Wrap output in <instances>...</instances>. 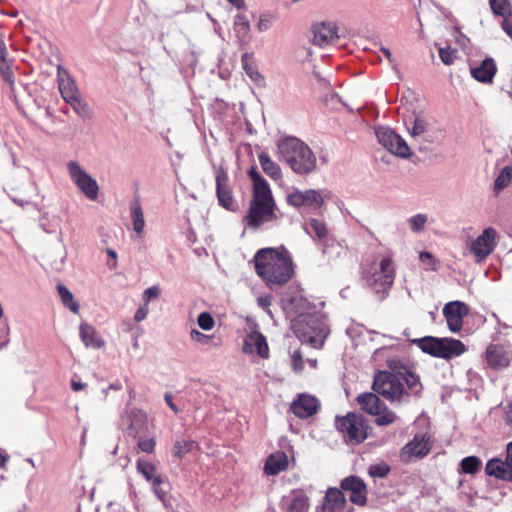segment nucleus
Returning a JSON list of instances; mask_svg holds the SVG:
<instances>
[{
    "mask_svg": "<svg viewBox=\"0 0 512 512\" xmlns=\"http://www.w3.org/2000/svg\"><path fill=\"white\" fill-rule=\"evenodd\" d=\"M253 261L257 275L270 288L286 284L294 275L292 257L283 245L258 250Z\"/></svg>",
    "mask_w": 512,
    "mask_h": 512,
    "instance_id": "nucleus-1",
    "label": "nucleus"
},
{
    "mask_svg": "<svg viewBox=\"0 0 512 512\" xmlns=\"http://www.w3.org/2000/svg\"><path fill=\"white\" fill-rule=\"evenodd\" d=\"M248 176L253 182V195L248 214L244 218L247 227L256 229L265 223L277 220V206L268 182L251 168Z\"/></svg>",
    "mask_w": 512,
    "mask_h": 512,
    "instance_id": "nucleus-2",
    "label": "nucleus"
},
{
    "mask_svg": "<svg viewBox=\"0 0 512 512\" xmlns=\"http://www.w3.org/2000/svg\"><path fill=\"white\" fill-rule=\"evenodd\" d=\"M360 281L381 299L388 295L396 277V266L391 255L367 259L361 264Z\"/></svg>",
    "mask_w": 512,
    "mask_h": 512,
    "instance_id": "nucleus-3",
    "label": "nucleus"
},
{
    "mask_svg": "<svg viewBox=\"0 0 512 512\" xmlns=\"http://www.w3.org/2000/svg\"><path fill=\"white\" fill-rule=\"evenodd\" d=\"M276 149L278 160L296 174L307 175L316 169V156L302 140L293 136L285 137L277 141Z\"/></svg>",
    "mask_w": 512,
    "mask_h": 512,
    "instance_id": "nucleus-4",
    "label": "nucleus"
},
{
    "mask_svg": "<svg viewBox=\"0 0 512 512\" xmlns=\"http://www.w3.org/2000/svg\"><path fill=\"white\" fill-rule=\"evenodd\" d=\"M295 335L302 343L313 348H322L329 329L324 317L316 314H301L292 321L291 325Z\"/></svg>",
    "mask_w": 512,
    "mask_h": 512,
    "instance_id": "nucleus-5",
    "label": "nucleus"
},
{
    "mask_svg": "<svg viewBox=\"0 0 512 512\" xmlns=\"http://www.w3.org/2000/svg\"><path fill=\"white\" fill-rule=\"evenodd\" d=\"M373 389L391 402H405L408 392L399 379V375L393 371H380L374 377Z\"/></svg>",
    "mask_w": 512,
    "mask_h": 512,
    "instance_id": "nucleus-6",
    "label": "nucleus"
},
{
    "mask_svg": "<svg viewBox=\"0 0 512 512\" xmlns=\"http://www.w3.org/2000/svg\"><path fill=\"white\" fill-rule=\"evenodd\" d=\"M67 170L71 181L89 200H96L99 194L97 181L89 175L77 161H69Z\"/></svg>",
    "mask_w": 512,
    "mask_h": 512,
    "instance_id": "nucleus-7",
    "label": "nucleus"
},
{
    "mask_svg": "<svg viewBox=\"0 0 512 512\" xmlns=\"http://www.w3.org/2000/svg\"><path fill=\"white\" fill-rule=\"evenodd\" d=\"M378 142L393 155L409 158L411 151L406 141L389 127H379L375 131Z\"/></svg>",
    "mask_w": 512,
    "mask_h": 512,
    "instance_id": "nucleus-8",
    "label": "nucleus"
},
{
    "mask_svg": "<svg viewBox=\"0 0 512 512\" xmlns=\"http://www.w3.org/2000/svg\"><path fill=\"white\" fill-rule=\"evenodd\" d=\"M497 231L488 227L470 244L472 252L477 262L483 261L489 256L496 247Z\"/></svg>",
    "mask_w": 512,
    "mask_h": 512,
    "instance_id": "nucleus-9",
    "label": "nucleus"
},
{
    "mask_svg": "<svg viewBox=\"0 0 512 512\" xmlns=\"http://www.w3.org/2000/svg\"><path fill=\"white\" fill-rule=\"evenodd\" d=\"M431 449L430 436L427 434H416L413 439L408 442L400 453L401 460L408 463L414 459L425 457Z\"/></svg>",
    "mask_w": 512,
    "mask_h": 512,
    "instance_id": "nucleus-10",
    "label": "nucleus"
},
{
    "mask_svg": "<svg viewBox=\"0 0 512 512\" xmlns=\"http://www.w3.org/2000/svg\"><path fill=\"white\" fill-rule=\"evenodd\" d=\"M469 314L468 306L461 301H451L443 307V316L448 329L452 333H458L463 328V319Z\"/></svg>",
    "mask_w": 512,
    "mask_h": 512,
    "instance_id": "nucleus-11",
    "label": "nucleus"
},
{
    "mask_svg": "<svg viewBox=\"0 0 512 512\" xmlns=\"http://www.w3.org/2000/svg\"><path fill=\"white\" fill-rule=\"evenodd\" d=\"M216 194L219 204L227 210H235L236 203L230 186L228 173L222 167H218L215 173Z\"/></svg>",
    "mask_w": 512,
    "mask_h": 512,
    "instance_id": "nucleus-12",
    "label": "nucleus"
},
{
    "mask_svg": "<svg viewBox=\"0 0 512 512\" xmlns=\"http://www.w3.org/2000/svg\"><path fill=\"white\" fill-rule=\"evenodd\" d=\"M387 367L389 370L397 373L399 379H403L408 389L415 395H419L422 391V384L420 382L419 375L413 373L409 367H407L398 358H391L387 360Z\"/></svg>",
    "mask_w": 512,
    "mask_h": 512,
    "instance_id": "nucleus-13",
    "label": "nucleus"
},
{
    "mask_svg": "<svg viewBox=\"0 0 512 512\" xmlns=\"http://www.w3.org/2000/svg\"><path fill=\"white\" fill-rule=\"evenodd\" d=\"M286 200L289 205L296 208L309 207L312 209H318L323 204L321 194L314 189H308L305 191L294 190L287 195Z\"/></svg>",
    "mask_w": 512,
    "mask_h": 512,
    "instance_id": "nucleus-14",
    "label": "nucleus"
},
{
    "mask_svg": "<svg viewBox=\"0 0 512 512\" xmlns=\"http://www.w3.org/2000/svg\"><path fill=\"white\" fill-rule=\"evenodd\" d=\"M507 456L505 461L492 459L488 461L485 472L498 479L512 481V442L507 445Z\"/></svg>",
    "mask_w": 512,
    "mask_h": 512,
    "instance_id": "nucleus-15",
    "label": "nucleus"
},
{
    "mask_svg": "<svg viewBox=\"0 0 512 512\" xmlns=\"http://www.w3.org/2000/svg\"><path fill=\"white\" fill-rule=\"evenodd\" d=\"M319 408V400L315 396L309 394H299L290 405V411L301 419L314 415L317 413Z\"/></svg>",
    "mask_w": 512,
    "mask_h": 512,
    "instance_id": "nucleus-16",
    "label": "nucleus"
},
{
    "mask_svg": "<svg viewBox=\"0 0 512 512\" xmlns=\"http://www.w3.org/2000/svg\"><path fill=\"white\" fill-rule=\"evenodd\" d=\"M122 421L128 426V434L135 438L145 435L148 431L147 415L140 409H131L122 417Z\"/></svg>",
    "mask_w": 512,
    "mask_h": 512,
    "instance_id": "nucleus-17",
    "label": "nucleus"
},
{
    "mask_svg": "<svg viewBox=\"0 0 512 512\" xmlns=\"http://www.w3.org/2000/svg\"><path fill=\"white\" fill-rule=\"evenodd\" d=\"M312 42L319 47H326L338 38L337 27L332 22L316 23L312 27Z\"/></svg>",
    "mask_w": 512,
    "mask_h": 512,
    "instance_id": "nucleus-18",
    "label": "nucleus"
},
{
    "mask_svg": "<svg viewBox=\"0 0 512 512\" xmlns=\"http://www.w3.org/2000/svg\"><path fill=\"white\" fill-rule=\"evenodd\" d=\"M467 351L465 344L451 337H442L439 342L437 358L450 360L459 357Z\"/></svg>",
    "mask_w": 512,
    "mask_h": 512,
    "instance_id": "nucleus-19",
    "label": "nucleus"
},
{
    "mask_svg": "<svg viewBox=\"0 0 512 512\" xmlns=\"http://www.w3.org/2000/svg\"><path fill=\"white\" fill-rule=\"evenodd\" d=\"M484 357L487 364L493 369H503L510 364V356L507 350L498 344H491L487 347Z\"/></svg>",
    "mask_w": 512,
    "mask_h": 512,
    "instance_id": "nucleus-20",
    "label": "nucleus"
},
{
    "mask_svg": "<svg viewBox=\"0 0 512 512\" xmlns=\"http://www.w3.org/2000/svg\"><path fill=\"white\" fill-rule=\"evenodd\" d=\"M346 499L342 491L338 488H329L324 496L322 505L316 512H342Z\"/></svg>",
    "mask_w": 512,
    "mask_h": 512,
    "instance_id": "nucleus-21",
    "label": "nucleus"
},
{
    "mask_svg": "<svg viewBox=\"0 0 512 512\" xmlns=\"http://www.w3.org/2000/svg\"><path fill=\"white\" fill-rule=\"evenodd\" d=\"M243 351L247 354H258L261 358H268L269 348L266 338L258 332L250 333L244 340Z\"/></svg>",
    "mask_w": 512,
    "mask_h": 512,
    "instance_id": "nucleus-22",
    "label": "nucleus"
},
{
    "mask_svg": "<svg viewBox=\"0 0 512 512\" xmlns=\"http://www.w3.org/2000/svg\"><path fill=\"white\" fill-rule=\"evenodd\" d=\"M57 81L59 91L65 102L72 100L75 96L80 94L74 79L68 71L61 66L57 69Z\"/></svg>",
    "mask_w": 512,
    "mask_h": 512,
    "instance_id": "nucleus-23",
    "label": "nucleus"
},
{
    "mask_svg": "<svg viewBox=\"0 0 512 512\" xmlns=\"http://www.w3.org/2000/svg\"><path fill=\"white\" fill-rule=\"evenodd\" d=\"M497 72V66L492 58L484 59L477 67L470 69L471 76L481 83H492Z\"/></svg>",
    "mask_w": 512,
    "mask_h": 512,
    "instance_id": "nucleus-24",
    "label": "nucleus"
},
{
    "mask_svg": "<svg viewBox=\"0 0 512 512\" xmlns=\"http://www.w3.org/2000/svg\"><path fill=\"white\" fill-rule=\"evenodd\" d=\"M286 512H307L309 498L302 491H292L288 497L283 498Z\"/></svg>",
    "mask_w": 512,
    "mask_h": 512,
    "instance_id": "nucleus-25",
    "label": "nucleus"
},
{
    "mask_svg": "<svg viewBox=\"0 0 512 512\" xmlns=\"http://www.w3.org/2000/svg\"><path fill=\"white\" fill-rule=\"evenodd\" d=\"M79 331L81 341L86 347L100 349L104 345L103 339L93 326L82 323L79 327Z\"/></svg>",
    "mask_w": 512,
    "mask_h": 512,
    "instance_id": "nucleus-26",
    "label": "nucleus"
},
{
    "mask_svg": "<svg viewBox=\"0 0 512 512\" xmlns=\"http://www.w3.org/2000/svg\"><path fill=\"white\" fill-rule=\"evenodd\" d=\"M130 218L133 224V230L138 236H142L145 228L144 212L140 200L134 198L129 205Z\"/></svg>",
    "mask_w": 512,
    "mask_h": 512,
    "instance_id": "nucleus-27",
    "label": "nucleus"
},
{
    "mask_svg": "<svg viewBox=\"0 0 512 512\" xmlns=\"http://www.w3.org/2000/svg\"><path fill=\"white\" fill-rule=\"evenodd\" d=\"M288 467V457L283 452H276L271 454L266 463L264 470L268 475H277L281 471L286 470Z\"/></svg>",
    "mask_w": 512,
    "mask_h": 512,
    "instance_id": "nucleus-28",
    "label": "nucleus"
},
{
    "mask_svg": "<svg viewBox=\"0 0 512 512\" xmlns=\"http://www.w3.org/2000/svg\"><path fill=\"white\" fill-rule=\"evenodd\" d=\"M259 163L262 167L264 173L274 180H279L282 177V171L280 166L271 159V157L265 153L261 152L258 155Z\"/></svg>",
    "mask_w": 512,
    "mask_h": 512,
    "instance_id": "nucleus-29",
    "label": "nucleus"
},
{
    "mask_svg": "<svg viewBox=\"0 0 512 512\" xmlns=\"http://www.w3.org/2000/svg\"><path fill=\"white\" fill-rule=\"evenodd\" d=\"M0 74L7 82L13 81V72L8 59V51L3 38L0 36Z\"/></svg>",
    "mask_w": 512,
    "mask_h": 512,
    "instance_id": "nucleus-30",
    "label": "nucleus"
},
{
    "mask_svg": "<svg viewBox=\"0 0 512 512\" xmlns=\"http://www.w3.org/2000/svg\"><path fill=\"white\" fill-rule=\"evenodd\" d=\"M242 67L245 70L246 74L249 78L256 84L262 85L264 84V77L258 71L257 67L252 62V57L248 53H244L241 57Z\"/></svg>",
    "mask_w": 512,
    "mask_h": 512,
    "instance_id": "nucleus-31",
    "label": "nucleus"
},
{
    "mask_svg": "<svg viewBox=\"0 0 512 512\" xmlns=\"http://www.w3.org/2000/svg\"><path fill=\"white\" fill-rule=\"evenodd\" d=\"M137 471L140 473L147 481L152 482L153 485H160L162 483V478L159 475H156V468L153 464L144 461H137Z\"/></svg>",
    "mask_w": 512,
    "mask_h": 512,
    "instance_id": "nucleus-32",
    "label": "nucleus"
},
{
    "mask_svg": "<svg viewBox=\"0 0 512 512\" xmlns=\"http://www.w3.org/2000/svg\"><path fill=\"white\" fill-rule=\"evenodd\" d=\"M361 408L369 414L377 413V409L382 405L379 397L374 393H365L357 397Z\"/></svg>",
    "mask_w": 512,
    "mask_h": 512,
    "instance_id": "nucleus-33",
    "label": "nucleus"
},
{
    "mask_svg": "<svg viewBox=\"0 0 512 512\" xmlns=\"http://www.w3.org/2000/svg\"><path fill=\"white\" fill-rule=\"evenodd\" d=\"M439 342L440 338L433 336H426L424 338L413 340V343H415L424 353L433 357H437Z\"/></svg>",
    "mask_w": 512,
    "mask_h": 512,
    "instance_id": "nucleus-34",
    "label": "nucleus"
},
{
    "mask_svg": "<svg viewBox=\"0 0 512 512\" xmlns=\"http://www.w3.org/2000/svg\"><path fill=\"white\" fill-rule=\"evenodd\" d=\"M336 429L343 434L346 443L352 441V412H348L345 416L336 417Z\"/></svg>",
    "mask_w": 512,
    "mask_h": 512,
    "instance_id": "nucleus-35",
    "label": "nucleus"
},
{
    "mask_svg": "<svg viewBox=\"0 0 512 512\" xmlns=\"http://www.w3.org/2000/svg\"><path fill=\"white\" fill-rule=\"evenodd\" d=\"M197 446V443L191 439H176L172 449L173 456L181 459L193 449L197 448Z\"/></svg>",
    "mask_w": 512,
    "mask_h": 512,
    "instance_id": "nucleus-36",
    "label": "nucleus"
},
{
    "mask_svg": "<svg viewBox=\"0 0 512 512\" xmlns=\"http://www.w3.org/2000/svg\"><path fill=\"white\" fill-rule=\"evenodd\" d=\"M371 432L370 426L361 417L354 414V442L361 443L366 440Z\"/></svg>",
    "mask_w": 512,
    "mask_h": 512,
    "instance_id": "nucleus-37",
    "label": "nucleus"
},
{
    "mask_svg": "<svg viewBox=\"0 0 512 512\" xmlns=\"http://www.w3.org/2000/svg\"><path fill=\"white\" fill-rule=\"evenodd\" d=\"M57 290L59 292L61 301L64 304V306L67 307L74 314H77L79 312L80 306L78 302L74 299V296L70 292V290L62 284H59L57 286Z\"/></svg>",
    "mask_w": 512,
    "mask_h": 512,
    "instance_id": "nucleus-38",
    "label": "nucleus"
},
{
    "mask_svg": "<svg viewBox=\"0 0 512 512\" xmlns=\"http://www.w3.org/2000/svg\"><path fill=\"white\" fill-rule=\"evenodd\" d=\"M512 180V166H505L497 176L493 190L499 194L504 188L508 187Z\"/></svg>",
    "mask_w": 512,
    "mask_h": 512,
    "instance_id": "nucleus-39",
    "label": "nucleus"
},
{
    "mask_svg": "<svg viewBox=\"0 0 512 512\" xmlns=\"http://www.w3.org/2000/svg\"><path fill=\"white\" fill-rule=\"evenodd\" d=\"M372 415L376 417V423L380 426L392 424L397 419L396 414L383 403L379 409H377V413H373Z\"/></svg>",
    "mask_w": 512,
    "mask_h": 512,
    "instance_id": "nucleus-40",
    "label": "nucleus"
},
{
    "mask_svg": "<svg viewBox=\"0 0 512 512\" xmlns=\"http://www.w3.org/2000/svg\"><path fill=\"white\" fill-rule=\"evenodd\" d=\"M428 222V216L426 214H416L408 218L407 223L409 229L414 233H421L424 231L425 226Z\"/></svg>",
    "mask_w": 512,
    "mask_h": 512,
    "instance_id": "nucleus-41",
    "label": "nucleus"
},
{
    "mask_svg": "<svg viewBox=\"0 0 512 512\" xmlns=\"http://www.w3.org/2000/svg\"><path fill=\"white\" fill-rule=\"evenodd\" d=\"M366 500V485L360 478L354 476V504L364 506Z\"/></svg>",
    "mask_w": 512,
    "mask_h": 512,
    "instance_id": "nucleus-42",
    "label": "nucleus"
},
{
    "mask_svg": "<svg viewBox=\"0 0 512 512\" xmlns=\"http://www.w3.org/2000/svg\"><path fill=\"white\" fill-rule=\"evenodd\" d=\"M492 11L505 18L511 16V7L508 0H490Z\"/></svg>",
    "mask_w": 512,
    "mask_h": 512,
    "instance_id": "nucleus-43",
    "label": "nucleus"
},
{
    "mask_svg": "<svg viewBox=\"0 0 512 512\" xmlns=\"http://www.w3.org/2000/svg\"><path fill=\"white\" fill-rule=\"evenodd\" d=\"M406 125L412 137H418L426 131V122L420 117L410 119Z\"/></svg>",
    "mask_w": 512,
    "mask_h": 512,
    "instance_id": "nucleus-44",
    "label": "nucleus"
},
{
    "mask_svg": "<svg viewBox=\"0 0 512 512\" xmlns=\"http://www.w3.org/2000/svg\"><path fill=\"white\" fill-rule=\"evenodd\" d=\"M481 465V461L476 456H468L461 461V470L465 474L476 473Z\"/></svg>",
    "mask_w": 512,
    "mask_h": 512,
    "instance_id": "nucleus-45",
    "label": "nucleus"
},
{
    "mask_svg": "<svg viewBox=\"0 0 512 512\" xmlns=\"http://www.w3.org/2000/svg\"><path fill=\"white\" fill-rule=\"evenodd\" d=\"M307 231L310 234H315L318 238H324L327 234L325 225L316 219H312L309 222Z\"/></svg>",
    "mask_w": 512,
    "mask_h": 512,
    "instance_id": "nucleus-46",
    "label": "nucleus"
},
{
    "mask_svg": "<svg viewBox=\"0 0 512 512\" xmlns=\"http://www.w3.org/2000/svg\"><path fill=\"white\" fill-rule=\"evenodd\" d=\"M457 51L451 47H439V57L443 64L451 65L456 59Z\"/></svg>",
    "mask_w": 512,
    "mask_h": 512,
    "instance_id": "nucleus-47",
    "label": "nucleus"
},
{
    "mask_svg": "<svg viewBox=\"0 0 512 512\" xmlns=\"http://www.w3.org/2000/svg\"><path fill=\"white\" fill-rule=\"evenodd\" d=\"M66 103H68L79 116L87 114V104L81 99L80 94L75 96L72 100H68Z\"/></svg>",
    "mask_w": 512,
    "mask_h": 512,
    "instance_id": "nucleus-48",
    "label": "nucleus"
},
{
    "mask_svg": "<svg viewBox=\"0 0 512 512\" xmlns=\"http://www.w3.org/2000/svg\"><path fill=\"white\" fill-rule=\"evenodd\" d=\"M197 323L199 327L205 331L211 330L215 325L213 317L208 312L200 313L197 318Z\"/></svg>",
    "mask_w": 512,
    "mask_h": 512,
    "instance_id": "nucleus-49",
    "label": "nucleus"
},
{
    "mask_svg": "<svg viewBox=\"0 0 512 512\" xmlns=\"http://www.w3.org/2000/svg\"><path fill=\"white\" fill-rule=\"evenodd\" d=\"M420 261L425 266V269L428 271H436L437 270V260L435 257L429 252H421L419 255Z\"/></svg>",
    "mask_w": 512,
    "mask_h": 512,
    "instance_id": "nucleus-50",
    "label": "nucleus"
},
{
    "mask_svg": "<svg viewBox=\"0 0 512 512\" xmlns=\"http://www.w3.org/2000/svg\"><path fill=\"white\" fill-rule=\"evenodd\" d=\"M390 471V468L387 464H374L369 467V474L372 477H386Z\"/></svg>",
    "mask_w": 512,
    "mask_h": 512,
    "instance_id": "nucleus-51",
    "label": "nucleus"
},
{
    "mask_svg": "<svg viewBox=\"0 0 512 512\" xmlns=\"http://www.w3.org/2000/svg\"><path fill=\"white\" fill-rule=\"evenodd\" d=\"M190 338L201 345H209L213 341V336L203 334L197 329H192L190 331Z\"/></svg>",
    "mask_w": 512,
    "mask_h": 512,
    "instance_id": "nucleus-52",
    "label": "nucleus"
},
{
    "mask_svg": "<svg viewBox=\"0 0 512 512\" xmlns=\"http://www.w3.org/2000/svg\"><path fill=\"white\" fill-rule=\"evenodd\" d=\"M161 294V288L158 285L147 288L142 295L144 304L148 305L150 301L157 299Z\"/></svg>",
    "mask_w": 512,
    "mask_h": 512,
    "instance_id": "nucleus-53",
    "label": "nucleus"
},
{
    "mask_svg": "<svg viewBox=\"0 0 512 512\" xmlns=\"http://www.w3.org/2000/svg\"><path fill=\"white\" fill-rule=\"evenodd\" d=\"M235 26L238 34L246 36L250 30V24L248 20L241 15H238L235 20Z\"/></svg>",
    "mask_w": 512,
    "mask_h": 512,
    "instance_id": "nucleus-54",
    "label": "nucleus"
},
{
    "mask_svg": "<svg viewBox=\"0 0 512 512\" xmlns=\"http://www.w3.org/2000/svg\"><path fill=\"white\" fill-rule=\"evenodd\" d=\"M291 362L292 368L295 372H301L303 370V356L299 350L293 352Z\"/></svg>",
    "mask_w": 512,
    "mask_h": 512,
    "instance_id": "nucleus-55",
    "label": "nucleus"
},
{
    "mask_svg": "<svg viewBox=\"0 0 512 512\" xmlns=\"http://www.w3.org/2000/svg\"><path fill=\"white\" fill-rule=\"evenodd\" d=\"M138 447L146 453H152L155 447V440L153 438L141 439L138 442Z\"/></svg>",
    "mask_w": 512,
    "mask_h": 512,
    "instance_id": "nucleus-56",
    "label": "nucleus"
},
{
    "mask_svg": "<svg viewBox=\"0 0 512 512\" xmlns=\"http://www.w3.org/2000/svg\"><path fill=\"white\" fill-rule=\"evenodd\" d=\"M325 104L336 110L339 109V106H345L337 94H332L329 98H325Z\"/></svg>",
    "mask_w": 512,
    "mask_h": 512,
    "instance_id": "nucleus-57",
    "label": "nucleus"
},
{
    "mask_svg": "<svg viewBox=\"0 0 512 512\" xmlns=\"http://www.w3.org/2000/svg\"><path fill=\"white\" fill-rule=\"evenodd\" d=\"M148 312H149V308H148V305H146V304H144L143 306L138 308L134 315L135 321L136 322L143 321L147 317Z\"/></svg>",
    "mask_w": 512,
    "mask_h": 512,
    "instance_id": "nucleus-58",
    "label": "nucleus"
},
{
    "mask_svg": "<svg viewBox=\"0 0 512 512\" xmlns=\"http://www.w3.org/2000/svg\"><path fill=\"white\" fill-rule=\"evenodd\" d=\"M501 27L506 32V34L512 38V22L509 20V17L503 18Z\"/></svg>",
    "mask_w": 512,
    "mask_h": 512,
    "instance_id": "nucleus-59",
    "label": "nucleus"
},
{
    "mask_svg": "<svg viewBox=\"0 0 512 512\" xmlns=\"http://www.w3.org/2000/svg\"><path fill=\"white\" fill-rule=\"evenodd\" d=\"M122 389V384L119 381H116L112 384H110L107 388L102 390V394L104 395V399L108 396V392L110 390L119 391Z\"/></svg>",
    "mask_w": 512,
    "mask_h": 512,
    "instance_id": "nucleus-60",
    "label": "nucleus"
},
{
    "mask_svg": "<svg viewBox=\"0 0 512 512\" xmlns=\"http://www.w3.org/2000/svg\"><path fill=\"white\" fill-rule=\"evenodd\" d=\"M8 329L2 328L0 329V349L6 346L8 343Z\"/></svg>",
    "mask_w": 512,
    "mask_h": 512,
    "instance_id": "nucleus-61",
    "label": "nucleus"
},
{
    "mask_svg": "<svg viewBox=\"0 0 512 512\" xmlns=\"http://www.w3.org/2000/svg\"><path fill=\"white\" fill-rule=\"evenodd\" d=\"M341 489L352 491V476H347L341 481Z\"/></svg>",
    "mask_w": 512,
    "mask_h": 512,
    "instance_id": "nucleus-62",
    "label": "nucleus"
},
{
    "mask_svg": "<svg viewBox=\"0 0 512 512\" xmlns=\"http://www.w3.org/2000/svg\"><path fill=\"white\" fill-rule=\"evenodd\" d=\"M86 387V384L85 383H82L80 381H76V380H72L71 381V388L74 390V391H80L82 389H84Z\"/></svg>",
    "mask_w": 512,
    "mask_h": 512,
    "instance_id": "nucleus-63",
    "label": "nucleus"
},
{
    "mask_svg": "<svg viewBox=\"0 0 512 512\" xmlns=\"http://www.w3.org/2000/svg\"><path fill=\"white\" fill-rule=\"evenodd\" d=\"M270 27V22L268 19H260L258 23V28L260 31H265Z\"/></svg>",
    "mask_w": 512,
    "mask_h": 512,
    "instance_id": "nucleus-64",
    "label": "nucleus"
}]
</instances>
